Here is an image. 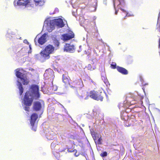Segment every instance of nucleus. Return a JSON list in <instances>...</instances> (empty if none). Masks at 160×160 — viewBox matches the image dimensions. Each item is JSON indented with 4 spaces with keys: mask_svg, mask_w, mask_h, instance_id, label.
Instances as JSON below:
<instances>
[{
    "mask_svg": "<svg viewBox=\"0 0 160 160\" xmlns=\"http://www.w3.org/2000/svg\"><path fill=\"white\" fill-rule=\"evenodd\" d=\"M84 87L83 81L81 78H73L70 82V87L77 89L76 95L80 99L83 98L85 95V92L82 90Z\"/></svg>",
    "mask_w": 160,
    "mask_h": 160,
    "instance_id": "1",
    "label": "nucleus"
},
{
    "mask_svg": "<svg viewBox=\"0 0 160 160\" xmlns=\"http://www.w3.org/2000/svg\"><path fill=\"white\" fill-rule=\"evenodd\" d=\"M103 94L102 92L93 90L90 92L89 94L86 96L85 99L87 100L90 97L94 100L102 101L103 98Z\"/></svg>",
    "mask_w": 160,
    "mask_h": 160,
    "instance_id": "2",
    "label": "nucleus"
},
{
    "mask_svg": "<svg viewBox=\"0 0 160 160\" xmlns=\"http://www.w3.org/2000/svg\"><path fill=\"white\" fill-rule=\"evenodd\" d=\"M54 50V48L52 45L48 44L40 52V54L44 58L48 59L50 57L49 55L53 53Z\"/></svg>",
    "mask_w": 160,
    "mask_h": 160,
    "instance_id": "3",
    "label": "nucleus"
},
{
    "mask_svg": "<svg viewBox=\"0 0 160 160\" xmlns=\"http://www.w3.org/2000/svg\"><path fill=\"white\" fill-rule=\"evenodd\" d=\"M33 96L29 92L27 91L25 93L23 99L24 104L26 106H31L33 101Z\"/></svg>",
    "mask_w": 160,
    "mask_h": 160,
    "instance_id": "4",
    "label": "nucleus"
},
{
    "mask_svg": "<svg viewBox=\"0 0 160 160\" xmlns=\"http://www.w3.org/2000/svg\"><path fill=\"white\" fill-rule=\"evenodd\" d=\"M39 89V88L38 85L32 84L29 90L28 91L31 94H32L33 96H35L36 97V99H38L40 97Z\"/></svg>",
    "mask_w": 160,
    "mask_h": 160,
    "instance_id": "5",
    "label": "nucleus"
},
{
    "mask_svg": "<svg viewBox=\"0 0 160 160\" xmlns=\"http://www.w3.org/2000/svg\"><path fill=\"white\" fill-rule=\"evenodd\" d=\"M38 118V115L35 113H33L31 116L30 123L32 127V129L34 131L37 130V124H35V123Z\"/></svg>",
    "mask_w": 160,
    "mask_h": 160,
    "instance_id": "6",
    "label": "nucleus"
},
{
    "mask_svg": "<svg viewBox=\"0 0 160 160\" xmlns=\"http://www.w3.org/2000/svg\"><path fill=\"white\" fill-rule=\"evenodd\" d=\"M46 35L45 33L40 37H38L37 36L34 39L35 44L37 45V43H38L40 45H43L47 41Z\"/></svg>",
    "mask_w": 160,
    "mask_h": 160,
    "instance_id": "7",
    "label": "nucleus"
},
{
    "mask_svg": "<svg viewBox=\"0 0 160 160\" xmlns=\"http://www.w3.org/2000/svg\"><path fill=\"white\" fill-rule=\"evenodd\" d=\"M52 22L53 26H56L59 28H62L65 25L62 20L60 18L53 20Z\"/></svg>",
    "mask_w": 160,
    "mask_h": 160,
    "instance_id": "8",
    "label": "nucleus"
},
{
    "mask_svg": "<svg viewBox=\"0 0 160 160\" xmlns=\"http://www.w3.org/2000/svg\"><path fill=\"white\" fill-rule=\"evenodd\" d=\"M75 46L71 43H66L64 45V51L70 52H73L75 51Z\"/></svg>",
    "mask_w": 160,
    "mask_h": 160,
    "instance_id": "9",
    "label": "nucleus"
},
{
    "mask_svg": "<svg viewBox=\"0 0 160 160\" xmlns=\"http://www.w3.org/2000/svg\"><path fill=\"white\" fill-rule=\"evenodd\" d=\"M74 35L72 32L63 34L62 35L61 39L63 41H68L73 38Z\"/></svg>",
    "mask_w": 160,
    "mask_h": 160,
    "instance_id": "10",
    "label": "nucleus"
},
{
    "mask_svg": "<svg viewBox=\"0 0 160 160\" xmlns=\"http://www.w3.org/2000/svg\"><path fill=\"white\" fill-rule=\"evenodd\" d=\"M92 137L96 144L100 145L102 144V139L100 134L95 133L92 136Z\"/></svg>",
    "mask_w": 160,
    "mask_h": 160,
    "instance_id": "11",
    "label": "nucleus"
},
{
    "mask_svg": "<svg viewBox=\"0 0 160 160\" xmlns=\"http://www.w3.org/2000/svg\"><path fill=\"white\" fill-rule=\"evenodd\" d=\"M33 110L36 111L40 110L42 108V105L40 102L39 101H36L34 102L33 106Z\"/></svg>",
    "mask_w": 160,
    "mask_h": 160,
    "instance_id": "12",
    "label": "nucleus"
},
{
    "mask_svg": "<svg viewBox=\"0 0 160 160\" xmlns=\"http://www.w3.org/2000/svg\"><path fill=\"white\" fill-rule=\"evenodd\" d=\"M22 70V69H21L19 68H17L15 70L16 76L20 79L24 77V74L21 72Z\"/></svg>",
    "mask_w": 160,
    "mask_h": 160,
    "instance_id": "13",
    "label": "nucleus"
},
{
    "mask_svg": "<svg viewBox=\"0 0 160 160\" xmlns=\"http://www.w3.org/2000/svg\"><path fill=\"white\" fill-rule=\"evenodd\" d=\"M30 0H18L17 4L19 6H25L29 4Z\"/></svg>",
    "mask_w": 160,
    "mask_h": 160,
    "instance_id": "14",
    "label": "nucleus"
},
{
    "mask_svg": "<svg viewBox=\"0 0 160 160\" xmlns=\"http://www.w3.org/2000/svg\"><path fill=\"white\" fill-rule=\"evenodd\" d=\"M117 69L119 72L122 73V74L127 75L128 74V70L123 67L117 66Z\"/></svg>",
    "mask_w": 160,
    "mask_h": 160,
    "instance_id": "15",
    "label": "nucleus"
},
{
    "mask_svg": "<svg viewBox=\"0 0 160 160\" xmlns=\"http://www.w3.org/2000/svg\"><path fill=\"white\" fill-rule=\"evenodd\" d=\"M70 79V78L68 76L64 74L62 75V80L65 85L69 84L70 85V83L69 82Z\"/></svg>",
    "mask_w": 160,
    "mask_h": 160,
    "instance_id": "16",
    "label": "nucleus"
},
{
    "mask_svg": "<svg viewBox=\"0 0 160 160\" xmlns=\"http://www.w3.org/2000/svg\"><path fill=\"white\" fill-rule=\"evenodd\" d=\"M18 89L19 90V93L20 95L21 96V95L23 92V88L21 82H20L18 81Z\"/></svg>",
    "mask_w": 160,
    "mask_h": 160,
    "instance_id": "17",
    "label": "nucleus"
},
{
    "mask_svg": "<svg viewBox=\"0 0 160 160\" xmlns=\"http://www.w3.org/2000/svg\"><path fill=\"white\" fill-rule=\"evenodd\" d=\"M53 45L54 47V49L57 50L59 48L60 42L59 41L56 39H55L53 41Z\"/></svg>",
    "mask_w": 160,
    "mask_h": 160,
    "instance_id": "18",
    "label": "nucleus"
},
{
    "mask_svg": "<svg viewBox=\"0 0 160 160\" xmlns=\"http://www.w3.org/2000/svg\"><path fill=\"white\" fill-rule=\"evenodd\" d=\"M34 1L37 5L40 6L42 5L45 2V0H34Z\"/></svg>",
    "mask_w": 160,
    "mask_h": 160,
    "instance_id": "19",
    "label": "nucleus"
},
{
    "mask_svg": "<svg viewBox=\"0 0 160 160\" xmlns=\"http://www.w3.org/2000/svg\"><path fill=\"white\" fill-rule=\"evenodd\" d=\"M21 80L22 81V82L23 85H28L29 82V81L27 78H24V77L21 79Z\"/></svg>",
    "mask_w": 160,
    "mask_h": 160,
    "instance_id": "20",
    "label": "nucleus"
},
{
    "mask_svg": "<svg viewBox=\"0 0 160 160\" xmlns=\"http://www.w3.org/2000/svg\"><path fill=\"white\" fill-rule=\"evenodd\" d=\"M107 155V153L106 152H104L100 154V156L102 157H105Z\"/></svg>",
    "mask_w": 160,
    "mask_h": 160,
    "instance_id": "21",
    "label": "nucleus"
},
{
    "mask_svg": "<svg viewBox=\"0 0 160 160\" xmlns=\"http://www.w3.org/2000/svg\"><path fill=\"white\" fill-rule=\"evenodd\" d=\"M111 66L112 68L113 69L117 68V67L116 66V64L115 63L113 64L112 63L111 64Z\"/></svg>",
    "mask_w": 160,
    "mask_h": 160,
    "instance_id": "22",
    "label": "nucleus"
},
{
    "mask_svg": "<svg viewBox=\"0 0 160 160\" xmlns=\"http://www.w3.org/2000/svg\"><path fill=\"white\" fill-rule=\"evenodd\" d=\"M29 106H26L24 107V110L26 111H28V112H29V110H30V108H29Z\"/></svg>",
    "mask_w": 160,
    "mask_h": 160,
    "instance_id": "23",
    "label": "nucleus"
},
{
    "mask_svg": "<svg viewBox=\"0 0 160 160\" xmlns=\"http://www.w3.org/2000/svg\"><path fill=\"white\" fill-rule=\"evenodd\" d=\"M76 149H74L73 150H70V149L69 148H68V152H76Z\"/></svg>",
    "mask_w": 160,
    "mask_h": 160,
    "instance_id": "24",
    "label": "nucleus"
},
{
    "mask_svg": "<svg viewBox=\"0 0 160 160\" xmlns=\"http://www.w3.org/2000/svg\"><path fill=\"white\" fill-rule=\"evenodd\" d=\"M88 69L89 70H91L92 69V67L90 64H89L87 67Z\"/></svg>",
    "mask_w": 160,
    "mask_h": 160,
    "instance_id": "25",
    "label": "nucleus"
},
{
    "mask_svg": "<svg viewBox=\"0 0 160 160\" xmlns=\"http://www.w3.org/2000/svg\"><path fill=\"white\" fill-rule=\"evenodd\" d=\"M57 87L56 86H53L52 87V90L54 91H56L57 89Z\"/></svg>",
    "mask_w": 160,
    "mask_h": 160,
    "instance_id": "26",
    "label": "nucleus"
},
{
    "mask_svg": "<svg viewBox=\"0 0 160 160\" xmlns=\"http://www.w3.org/2000/svg\"><path fill=\"white\" fill-rule=\"evenodd\" d=\"M25 43H27L28 44H29V42L27 40H24L23 41Z\"/></svg>",
    "mask_w": 160,
    "mask_h": 160,
    "instance_id": "27",
    "label": "nucleus"
},
{
    "mask_svg": "<svg viewBox=\"0 0 160 160\" xmlns=\"http://www.w3.org/2000/svg\"><path fill=\"white\" fill-rule=\"evenodd\" d=\"M119 2V4H121V3L122 2H123L124 1V0H118Z\"/></svg>",
    "mask_w": 160,
    "mask_h": 160,
    "instance_id": "28",
    "label": "nucleus"
},
{
    "mask_svg": "<svg viewBox=\"0 0 160 160\" xmlns=\"http://www.w3.org/2000/svg\"><path fill=\"white\" fill-rule=\"evenodd\" d=\"M118 13V11L116 10L115 12V14L117 15Z\"/></svg>",
    "mask_w": 160,
    "mask_h": 160,
    "instance_id": "29",
    "label": "nucleus"
},
{
    "mask_svg": "<svg viewBox=\"0 0 160 160\" xmlns=\"http://www.w3.org/2000/svg\"><path fill=\"white\" fill-rule=\"evenodd\" d=\"M132 57H129L128 58V60H130V59H132Z\"/></svg>",
    "mask_w": 160,
    "mask_h": 160,
    "instance_id": "30",
    "label": "nucleus"
},
{
    "mask_svg": "<svg viewBox=\"0 0 160 160\" xmlns=\"http://www.w3.org/2000/svg\"><path fill=\"white\" fill-rule=\"evenodd\" d=\"M159 46L160 47V39H159Z\"/></svg>",
    "mask_w": 160,
    "mask_h": 160,
    "instance_id": "31",
    "label": "nucleus"
},
{
    "mask_svg": "<svg viewBox=\"0 0 160 160\" xmlns=\"http://www.w3.org/2000/svg\"><path fill=\"white\" fill-rule=\"evenodd\" d=\"M29 47L30 49H31V45H29Z\"/></svg>",
    "mask_w": 160,
    "mask_h": 160,
    "instance_id": "32",
    "label": "nucleus"
},
{
    "mask_svg": "<svg viewBox=\"0 0 160 160\" xmlns=\"http://www.w3.org/2000/svg\"><path fill=\"white\" fill-rule=\"evenodd\" d=\"M66 149H65L64 150H62V151H60V152H62V151H65V150H66Z\"/></svg>",
    "mask_w": 160,
    "mask_h": 160,
    "instance_id": "33",
    "label": "nucleus"
}]
</instances>
